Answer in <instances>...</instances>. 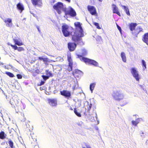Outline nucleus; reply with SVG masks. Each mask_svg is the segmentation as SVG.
I'll list each match as a JSON object with an SVG mask.
<instances>
[{
	"label": "nucleus",
	"mask_w": 148,
	"mask_h": 148,
	"mask_svg": "<svg viewBox=\"0 0 148 148\" xmlns=\"http://www.w3.org/2000/svg\"><path fill=\"white\" fill-rule=\"evenodd\" d=\"M71 28L69 27L66 24L62 26V31L65 37L68 36L70 34V30Z\"/></svg>",
	"instance_id": "423d86ee"
},
{
	"label": "nucleus",
	"mask_w": 148,
	"mask_h": 148,
	"mask_svg": "<svg viewBox=\"0 0 148 148\" xmlns=\"http://www.w3.org/2000/svg\"><path fill=\"white\" fill-rule=\"evenodd\" d=\"M68 107H69V108H70V110H73V109L71 107V106H68Z\"/></svg>",
	"instance_id": "c03bdc74"
},
{
	"label": "nucleus",
	"mask_w": 148,
	"mask_h": 148,
	"mask_svg": "<svg viewBox=\"0 0 148 148\" xmlns=\"http://www.w3.org/2000/svg\"><path fill=\"white\" fill-rule=\"evenodd\" d=\"M137 25V24L135 23H132L130 25V28L131 31H132Z\"/></svg>",
	"instance_id": "b1692460"
},
{
	"label": "nucleus",
	"mask_w": 148,
	"mask_h": 148,
	"mask_svg": "<svg viewBox=\"0 0 148 148\" xmlns=\"http://www.w3.org/2000/svg\"><path fill=\"white\" fill-rule=\"evenodd\" d=\"M60 58V57H59V58Z\"/></svg>",
	"instance_id": "603ef678"
},
{
	"label": "nucleus",
	"mask_w": 148,
	"mask_h": 148,
	"mask_svg": "<svg viewBox=\"0 0 148 148\" xmlns=\"http://www.w3.org/2000/svg\"><path fill=\"white\" fill-rule=\"evenodd\" d=\"M73 74L74 76L77 77L79 76V75H81L82 74V72L79 70H75L73 72Z\"/></svg>",
	"instance_id": "6ab92c4d"
},
{
	"label": "nucleus",
	"mask_w": 148,
	"mask_h": 148,
	"mask_svg": "<svg viewBox=\"0 0 148 148\" xmlns=\"http://www.w3.org/2000/svg\"><path fill=\"white\" fill-rule=\"evenodd\" d=\"M117 26L118 29L119 30L120 32H121V28L118 25H117Z\"/></svg>",
	"instance_id": "58836bf2"
},
{
	"label": "nucleus",
	"mask_w": 148,
	"mask_h": 148,
	"mask_svg": "<svg viewBox=\"0 0 148 148\" xmlns=\"http://www.w3.org/2000/svg\"><path fill=\"white\" fill-rule=\"evenodd\" d=\"M61 94L66 97H69L71 96V94L70 92L66 90H64L60 91Z\"/></svg>",
	"instance_id": "4468645a"
},
{
	"label": "nucleus",
	"mask_w": 148,
	"mask_h": 148,
	"mask_svg": "<svg viewBox=\"0 0 148 148\" xmlns=\"http://www.w3.org/2000/svg\"><path fill=\"white\" fill-rule=\"evenodd\" d=\"M17 50L19 51H21L24 50V49L22 47H19L18 48Z\"/></svg>",
	"instance_id": "72a5a7b5"
},
{
	"label": "nucleus",
	"mask_w": 148,
	"mask_h": 148,
	"mask_svg": "<svg viewBox=\"0 0 148 148\" xmlns=\"http://www.w3.org/2000/svg\"><path fill=\"white\" fill-rule=\"evenodd\" d=\"M5 73L10 77H13L14 76L13 74L10 72H6Z\"/></svg>",
	"instance_id": "c756f323"
},
{
	"label": "nucleus",
	"mask_w": 148,
	"mask_h": 148,
	"mask_svg": "<svg viewBox=\"0 0 148 148\" xmlns=\"http://www.w3.org/2000/svg\"><path fill=\"white\" fill-rule=\"evenodd\" d=\"M12 48L15 50H17L18 47L16 45H13L12 46Z\"/></svg>",
	"instance_id": "c9c22d12"
},
{
	"label": "nucleus",
	"mask_w": 148,
	"mask_h": 148,
	"mask_svg": "<svg viewBox=\"0 0 148 148\" xmlns=\"http://www.w3.org/2000/svg\"><path fill=\"white\" fill-rule=\"evenodd\" d=\"M92 107V104L90 103L89 106V107L88 108V110H89Z\"/></svg>",
	"instance_id": "4c0bfd02"
},
{
	"label": "nucleus",
	"mask_w": 148,
	"mask_h": 148,
	"mask_svg": "<svg viewBox=\"0 0 148 148\" xmlns=\"http://www.w3.org/2000/svg\"><path fill=\"white\" fill-rule=\"evenodd\" d=\"M144 133L143 132H142V133L141 134V136H142V135H143L144 134Z\"/></svg>",
	"instance_id": "a18cd8bd"
},
{
	"label": "nucleus",
	"mask_w": 148,
	"mask_h": 148,
	"mask_svg": "<svg viewBox=\"0 0 148 148\" xmlns=\"http://www.w3.org/2000/svg\"><path fill=\"white\" fill-rule=\"evenodd\" d=\"M74 112L75 114L78 116L81 117V115L80 113L77 111L76 109H75Z\"/></svg>",
	"instance_id": "7c9ffc66"
},
{
	"label": "nucleus",
	"mask_w": 148,
	"mask_h": 148,
	"mask_svg": "<svg viewBox=\"0 0 148 148\" xmlns=\"http://www.w3.org/2000/svg\"><path fill=\"white\" fill-rule=\"evenodd\" d=\"M13 40L16 45L20 46L23 45L21 41L19 39L14 38L13 39Z\"/></svg>",
	"instance_id": "412c9836"
},
{
	"label": "nucleus",
	"mask_w": 148,
	"mask_h": 148,
	"mask_svg": "<svg viewBox=\"0 0 148 148\" xmlns=\"http://www.w3.org/2000/svg\"><path fill=\"white\" fill-rule=\"evenodd\" d=\"M87 51L85 49H83L82 50V54L83 56H85L87 54Z\"/></svg>",
	"instance_id": "c85d7f7f"
},
{
	"label": "nucleus",
	"mask_w": 148,
	"mask_h": 148,
	"mask_svg": "<svg viewBox=\"0 0 148 148\" xmlns=\"http://www.w3.org/2000/svg\"><path fill=\"white\" fill-rule=\"evenodd\" d=\"M4 22L5 23L6 25L8 27H11L12 25V19L10 18H6L3 19Z\"/></svg>",
	"instance_id": "9b49d317"
},
{
	"label": "nucleus",
	"mask_w": 148,
	"mask_h": 148,
	"mask_svg": "<svg viewBox=\"0 0 148 148\" xmlns=\"http://www.w3.org/2000/svg\"><path fill=\"white\" fill-rule=\"evenodd\" d=\"M68 45V48L71 51H74L76 46V44L73 43H69Z\"/></svg>",
	"instance_id": "ddd939ff"
},
{
	"label": "nucleus",
	"mask_w": 148,
	"mask_h": 148,
	"mask_svg": "<svg viewBox=\"0 0 148 148\" xmlns=\"http://www.w3.org/2000/svg\"><path fill=\"white\" fill-rule=\"evenodd\" d=\"M143 119L141 118H137L135 120L132 121L131 122L132 123L133 125L136 126Z\"/></svg>",
	"instance_id": "2eb2a0df"
},
{
	"label": "nucleus",
	"mask_w": 148,
	"mask_h": 148,
	"mask_svg": "<svg viewBox=\"0 0 148 148\" xmlns=\"http://www.w3.org/2000/svg\"><path fill=\"white\" fill-rule=\"evenodd\" d=\"M51 61H52V62H55V61H53V60H51Z\"/></svg>",
	"instance_id": "3c124183"
},
{
	"label": "nucleus",
	"mask_w": 148,
	"mask_h": 148,
	"mask_svg": "<svg viewBox=\"0 0 148 148\" xmlns=\"http://www.w3.org/2000/svg\"><path fill=\"white\" fill-rule=\"evenodd\" d=\"M53 8L59 14L62 13V11L65 13V15H69L71 16H75L76 13L74 10L71 7L66 8V5L61 2H58L53 6Z\"/></svg>",
	"instance_id": "f257e3e1"
},
{
	"label": "nucleus",
	"mask_w": 148,
	"mask_h": 148,
	"mask_svg": "<svg viewBox=\"0 0 148 148\" xmlns=\"http://www.w3.org/2000/svg\"><path fill=\"white\" fill-rule=\"evenodd\" d=\"M34 148H39V147L38 145H36L34 146Z\"/></svg>",
	"instance_id": "ea45409f"
},
{
	"label": "nucleus",
	"mask_w": 148,
	"mask_h": 148,
	"mask_svg": "<svg viewBox=\"0 0 148 148\" xmlns=\"http://www.w3.org/2000/svg\"><path fill=\"white\" fill-rule=\"evenodd\" d=\"M121 57L122 58V61L124 62H126L127 59L126 56V55L125 53L124 52H122L121 54Z\"/></svg>",
	"instance_id": "4be33fe9"
},
{
	"label": "nucleus",
	"mask_w": 148,
	"mask_h": 148,
	"mask_svg": "<svg viewBox=\"0 0 148 148\" xmlns=\"http://www.w3.org/2000/svg\"><path fill=\"white\" fill-rule=\"evenodd\" d=\"M112 9L113 13H115L119 16H120L121 15L119 12V9L116 5H115L113 4L112 5Z\"/></svg>",
	"instance_id": "9d476101"
},
{
	"label": "nucleus",
	"mask_w": 148,
	"mask_h": 148,
	"mask_svg": "<svg viewBox=\"0 0 148 148\" xmlns=\"http://www.w3.org/2000/svg\"><path fill=\"white\" fill-rule=\"evenodd\" d=\"M9 144L10 147L11 148L13 147V143L10 139H9L8 140Z\"/></svg>",
	"instance_id": "cd10ccee"
},
{
	"label": "nucleus",
	"mask_w": 148,
	"mask_h": 148,
	"mask_svg": "<svg viewBox=\"0 0 148 148\" xmlns=\"http://www.w3.org/2000/svg\"><path fill=\"white\" fill-rule=\"evenodd\" d=\"M49 60V59L48 58H43V61L44 62H49V61L48 60Z\"/></svg>",
	"instance_id": "f704fd0d"
},
{
	"label": "nucleus",
	"mask_w": 148,
	"mask_h": 148,
	"mask_svg": "<svg viewBox=\"0 0 148 148\" xmlns=\"http://www.w3.org/2000/svg\"><path fill=\"white\" fill-rule=\"evenodd\" d=\"M44 84V82L43 81H41V83H40V85H42L43 84Z\"/></svg>",
	"instance_id": "79ce46f5"
},
{
	"label": "nucleus",
	"mask_w": 148,
	"mask_h": 148,
	"mask_svg": "<svg viewBox=\"0 0 148 148\" xmlns=\"http://www.w3.org/2000/svg\"><path fill=\"white\" fill-rule=\"evenodd\" d=\"M87 148H91L90 146H87Z\"/></svg>",
	"instance_id": "49530a36"
},
{
	"label": "nucleus",
	"mask_w": 148,
	"mask_h": 148,
	"mask_svg": "<svg viewBox=\"0 0 148 148\" xmlns=\"http://www.w3.org/2000/svg\"><path fill=\"white\" fill-rule=\"evenodd\" d=\"M17 8L20 10L21 11H22L24 10V7L22 3H19L17 5Z\"/></svg>",
	"instance_id": "5701e85b"
},
{
	"label": "nucleus",
	"mask_w": 148,
	"mask_h": 148,
	"mask_svg": "<svg viewBox=\"0 0 148 148\" xmlns=\"http://www.w3.org/2000/svg\"><path fill=\"white\" fill-rule=\"evenodd\" d=\"M95 115L97 119V113H95Z\"/></svg>",
	"instance_id": "de8ad7c7"
},
{
	"label": "nucleus",
	"mask_w": 148,
	"mask_h": 148,
	"mask_svg": "<svg viewBox=\"0 0 148 148\" xmlns=\"http://www.w3.org/2000/svg\"><path fill=\"white\" fill-rule=\"evenodd\" d=\"M40 90H42V88H40Z\"/></svg>",
	"instance_id": "8fccbe9b"
},
{
	"label": "nucleus",
	"mask_w": 148,
	"mask_h": 148,
	"mask_svg": "<svg viewBox=\"0 0 148 148\" xmlns=\"http://www.w3.org/2000/svg\"><path fill=\"white\" fill-rule=\"evenodd\" d=\"M19 102L20 101L18 99L17 96H16L12 98V99L10 100V103L11 104L12 106V107L15 108V106L14 104L18 107L19 106Z\"/></svg>",
	"instance_id": "0eeeda50"
},
{
	"label": "nucleus",
	"mask_w": 148,
	"mask_h": 148,
	"mask_svg": "<svg viewBox=\"0 0 148 148\" xmlns=\"http://www.w3.org/2000/svg\"><path fill=\"white\" fill-rule=\"evenodd\" d=\"M88 10L92 15H97V12L95 8L92 6L88 5L87 7Z\"/></svg>",
	"instance_id": "6e6552de"
},
{
	"label": "nucleus",
	"mask_w": 148,
	"mask_h": 148,
	"mask_svg": "<svg viewBox=\"0 0 148 148\" xmlns=\"http://www.w3.org/2000/svg\"><path fill=\"white\" fill-rule=\"evenodd\" d=\"M33 4L35 5L40 6L42 4V0H32Z\"/></svg>",
	"instance_id": "dca6fc26"
},
{
	"label": "nucleus",
	"mask_w": 148,
	"mask_h": 148,
	"mask_svg": "<svg viewBox=\"0 0 148 148\" xmlns=\"http://www.w3.org/2000/svg\"><path fill=\"white\" fill-rule=\"evenodd\" d=\"M101 38L100 36H97V41H100L101 40Z\"/></svg>",
	"instance_id": "473e14b6"
},
{
	"label": "nucleus",
	"mask_w": 148,
	"mask_h": 148,
	"mask_svg": "<svg viewBox=\"0 0 148 148\" xmlns=\"http://www.w3.org/2000/svg\"><path fill=\"white\" fill-rule=\"evenodd\" d=\"M93 24L98 29H101L100 27L99 26V24L98 23L96 22H94Z\"/></svg>",
	"instance_id": "2f4dec72"
},
{
	"label": "nucleus",
	"mask_w": 148,
	"mask_h": 148,
	"mask_svg": "<svg viewBox=\"0 0 148 148\" xmlns=\"http://www.w3.org/2000/svg\"><path fill=\"white\" fill-rule=\"evenodd\" d=\"M99 1L102 2L103 0H98Z\"/></svg>",
	"instance_id": "09e8293b"
},
{
	"label": "nucleus",
	"mask_w": 148,
	"mask_h": 148,
	"mask_svg": "<svg viewBox=\"0 0 148 148\" xmlns=\"http://www.w3.org/2000/svg\"><path fill=\"white\" fill-rule=\"evenodd\" d=\"M121 6L123 7L126 14L128 16H130V14L128 7L127 6L122 5H121Z\"/></svg>",
	"instance_id": "aec40b11"
},
{
	"label": "nucleus",
	"mask_w": 148,
	"mask_h": 148,
	"mask_svg": "<svg viewBox=\"0 0 148 148\" xmlns=\"http://www.w3.org/2000/svg\"><path fill=\"white\" fill-rule=\"evenodd\" d=\"M74 24L76 27V31L72 36V39L74 41L79 44L83 45L84 43L81 38L84 36V33L81 26V24L79 22H76L74 23Z\"/></svg>",
	"instance_id": "f03ea898"
},
{
	"label": "nucleus",
	"mask_w": 148,
	"mask_h": 148,
	"mask_svg": "<svg viewBox=\"0 0 148 148\" xmlns=\"http://www.w3.org/2000/svg\"><path fill=\"white\" fill-rule=\"evenodd\" d=\"M46 73L47 75V76L44 75H42V77L45 80H46L48 79L49 77L53 76L52 73L50 71H46Z\"/></svg>",
	"instance_id": "f3484780"
},
{
	"label": "nucleus",
	"mask_w": 148,
	"mask_h": 148,
	"mask_svg": "<svg viewBox=\"0 0 148 148\" xmlns=\"http://www.w3.org/2000/svg\"><path fill=\"white\" fill-rule=\"evenodd\" d=\"M6 135L3 132H0V138L2 139H3L5 138Z\"/></svg>",
	"instance_id": "393cba45"
},
{
	"label": "nucleus",
	"mask_w": 148,
	"mask_h": 148,
	"mask_svg": "<svg viewBox=\"0 0 148 148\" xmlns=\"http://www.w3.org/2000/svg\"><path fill=\"white\" fill-rule=\"evenodd\" d=\"M78 57L79 58L80 60L83 61L86 64H88L92 65L95 66H98L99 64L96 61L92 60H90L89 59L82 57V56L77 55Z\"/></svg>",
	"instance_id": "39448f33"
},
{
	"label": "nucleus",
	"mask_w": 148,
	"mask_h": 148,
	"mask_svg": "<svg viewBox=\"0 0 148 148\" xmlns=\"http://www.w3.org/2000/svg\"><path fill=\"white\" fill-rule=\"evenodd\" d=\"M17 27H18V25H17Z\"/></svg>",
	"instance_id": "864d4df0"
},
{
	"label": "nucleus",
	"mask_w": 148,
	"mask_h": 148,
	"mask_svg": "<svg viewBox=\"0 0 148 148\" xmlns=\"http://www.w3.org/2000/svg\"><path fill=\"white\" fill-rule=\"evenodd\" d=\"M8 45H10L11 47H12V46H13V45L11 44V43H8Z\"/></svg>",
	"instance_id": "37998d69"
},
{
	"label": "nucleus",
	"mask_w": 148,
	"mask_h": 148,
	"mask_svg": "<svg viewBox=\"0 0 148 148\" xmlns=\"http://www.w3.org/2000/svg\"><path fill=\"white\" fill-rule=\"evenodd\" d=\"M95 85L96 83H92L90 85V89L91 92L92 93V91L94 88Z\"/></svg>",
	"instance_id": "a878e982"
},
{
	"label": "nucleus",
	"mask_w": 148,
	"mask_h": 148,
	"mask_svg": "<svg viewBox=\"0 0 148 148\" xmlns=\"http://www.w3.org/2000/svg\"><path fill=\"white\" fill-rule=\"evenodd\" d=\"M68 60L69 62V67L68 69V70L69 71H70L72 70V60L71 58V54L70 53L68 54L67 55Z\"/></svg>",
	"instance_id": "1a4fd4ad"
},
{
	"label": "nucleus",
	"mask_w": 148,
	"mask_h": 148,
	"mask_svg": "<svg viewBox=\"0 0 148 148\" xmlns=\"http://www.w3.org/2000/svg\"><path fill=\"white\" fill-rule=\"evenodd\" d=\"M48 101L50 106L52 107H55L57 104V100L55 99H49Z\"/></svg>",
	"instance_id": "f8f14e48"
},
{
	"label": "nucleus",
	"mask_w": 148,
	"mask_h": 148,
	"mask_svg": "<svg viewBox=\"0 0 148 148\" xmlns=\"http://www.w3.org/2000/svg\"><path fill=\"white\" fill-rule=\"evenodd\" d=\"M62 60H63V59H62Z\"/></svg>",
	"instance_id": "5fc2aeb1"
},
{
	"label": "nucleus",
	"mask_w": 148,
	"mask_h": 148,
	"mask_svg": "<svg viewBox=\"0 0 148 148\" xmlns=\"http://www.w3.org/2000/svg\"><path fill=\"white\" fill-rule=\"evenodd\" d=\"M143 40L148 45V33L145 34L144 35Z\"/></svg>",
	"instance_id": "a211bd4d"
},
{
	"label": "nucleus",
	"mask_w": 148,
	"mask_h": 148,
	"mask_svg": "<svg viewBox=\"0 0 148 148\" xmlns=\"http://www.w3.org/2000/svg\"><path fill=\"white\" fill-rule=\"evenodd\" d=\"M142 63L143 66V69L144 70H145L146 68V63L145 61L144 60H142Z\"/></svg>",
	"instance_id": "bb28decb"
},
{
	"label": "nucleus",
	"mask_w": 148,
	"mask_h": 148,
	"mask_svg": "<svg viewBox=\"0 0 148 148\" xmlns=\"http://www.w3.org/2000/svg\"><path fill=\"white\" fill-rule=\"evenodd\" d=\"M111 95L114 100L118 101L122 100L124 97V95L121 90L116 89L112 90Z\"/></svg>",
	"instance_id": "7ed1b4c3"
},
{
	"label": "nucleus",
	"mask_w": 148,
	"mask_h": 148,
	"mask_svg": "<svg viewBox=\"0 0 148 148\" xmlns=\"http://www.w3.org/2000/svg\"><path fill=\"white\" fill-rule=\"evenodd\" d=\"M17 76L18 79H21L22 78V76L21 75L18 74L17 75Z\"/></svg>",
	"instance_id": "e433bc0d"
},
{
	"label": "nucleus",
	"mask_w": 148,
	"mask_h": 148,
	"mask_svg": "<svg viewBox=\"0 0 148 148\" xmlns=\"http://www.w3.org/2000/svg\"><path fill=\"white\" fill-rule=\"evenodd\" d=\"M130 71L133 77L136 81L139 82L140 79V77L137 69L135 67H132L130 69Z\"/></svg>",
	"instance_id": "20e7f679"
},
{
	"label": "nucleus",
	"mask_w": 148,
	"mask_h": 148,
	"mask_svg": "<svg viewBox=\"0 0 148 148\" xmlns=\"http://www.w3.org/2000/svg\"><path fill=\"white\" fill-rule=\"evenodd\" d=\"M38 59L40 60H43V58L42 57H38Z\"/></svg>",
	"instance_id": "a19ab883"
}]
</instances>
